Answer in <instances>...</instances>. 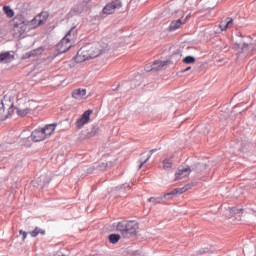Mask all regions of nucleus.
I'll return each mask as SVG.
<instances>
[{
  "label": "nucleus",
  "mask_w": 256,
  "mask_h": 256,
  "mask_svg": "<svg viewBox=\"0 0 256 256\" xmlns=\"http://www.w3.org/2000/svg\"><path fill=\"white\" fill-rule=\"evenodd\" d=\"M56 127L57 124H48L44 128H42V131L44 132L46 139H48V137H51L53 133H55Z\"/></svg>",
  "instance_id": "nucleus-13"
},
{
  "label": "nucleus",
  "mask_w": 256,
  "mask_h": 256,
  "mask_svg": "<svg viewBox=\"0 0 256 256\" xmlns=\"http://www.w3.org/2000/svg\"><path fill=\"white\" fill-rule=\"evenodd\" d=\"M230 211L234 213L235 215H241L243 213V209H238V208H231Z\"/></svg>",
  "instance_id": "nucleus-28"
},
{
  "label": "nucleus",
  "mask_w": 256,
  "mask_h": 256,
  "mask_svg": "<svg viewBox=\"0 0 256 256\" xmlns=\"http://www.w3.org/2000/svg\"><path fill=\"white\" fill-rule=\"evenodd\" d=\"M15 59V56L10 52H5L1 54V61L2 63H11Z\"/></svg>",
  "instance_id": "nucleus-17"
},
{
  "label": "nucleus",
  "mask_w": 256,
  "mask_h": 256,
  "mask_svg": "<svg viewBox=\"0 0 256 256\" xmlns=\"http://www.w3.org/2000/svg\"><path fill=\"white\" fill-rule=\"evenodd\" d=\"M13 21V36L16 37V39H19V37H21L29 28V21L22 15L16 16Z\"/></svg>",
  "instance_id": "nucleus-3"
},
{
  "label": "nucleus",
  "mask_w": 256,
  "mask_h": 256,
  "mask_svg": "<svg viewBox=\"0 0 256 256\" xmlns=\"http://www.w3.org/2000/svg\"><path fill=\"white\" fill-rule=\"evenodd\" d=\"M189 175H191L190 167L178 169L175 172V181H180L181 179H187V177H189Z\"/></svg>",
  "instance_id": "nucleus-10"
},
{
  "label": "nucleus",
  "mask_w": 256,
  "mask_h": 256,
  "mask_svg": "<svg viewBox=\"0 0 256 256\" xmlns=\"http://www.w3.org/2000/svg\"><path fill=\"white\" fill-rule=\"evenodd\" d=\"M3 11H4L5 15H6L9 19L15 17V11H14L13 9H11V7H9V6H4V7H3Z\"/></svg>",
  "instance_id": "nucleus-21"
},
{
  "label": "nucleus",
  "mask_w": 256,
  "mask_h": 256,
  "mask_svg": "<svg viewBox=\"0 0 256 256\" xmlns=\"http://www.w3.org/2000/svg\"><path fill=\"white\" fill-rule=\"evenodd\" d=\"M85 1V3H89V1H91V0H84Z\"/></svg>",
  "instance_id": "nucleus-36"
},
{
  "label": "nucleus",
  "mask_w": 256,
  "mask_h": 256,
  "mask_svg": "<svg viewBox=\"0 0 256 256\" xmlns=\"http://www.w3.org/2000/svg\"><path fill=\"white\" fill-rule=\"evenodd\" d=\"M87 95V90L83 88H78L72 91V97H85Z\"/></svg>",
  "instance_id": "nucleus-20"
},
{
  "label": "nucleus",
  "mask_w": 256,
  "mask_h": 256,
  "mask_svg": "<svg viewBox=\"0 0 256 256\" xmlns=\"http://www.w3.org/2000/svg\"><path fill=\"white\" fill-rule=\"evenodd\" d=\"M19 234L22 235L23 241H25L27 239V232H25L23 230H19Z\"/></svg>",
  "instance_id": "nucleus-30"
},
{
  "label": "nucleus",
  "mask_w": 256,
  "mask_h": 256,
  "mask_svg": "<svg viewBox=\"0 0 256 256\" xmlns=\"http://www.w3.org/2000/svg\"><path fill=\"white\" fill-rule=\"evenodd\" d=\"M91 115H93V110H86L80 118L77 119L75 125L77 129H83L89 121H91Z\"/></svg>",
  "instance_id": "nucleus-5"
},
{
  "label": "nucleus",
  "mask_w": 256,
  "mask_h": 256,
  "mask_svg": "<svg viewBox=\"0 0 256 256\" xmlns=\"http://www.w3.org/2000/svg\"><path fill=\"white\" fill-rule=\"evenodd\" d=\"M115 165L114 162H102L100 165H99V169L100 171H105V169H107V167H113Z\"/></svg>",
  "instance_id": "nucleus-24"
},
{
  "label": "nucleus",
  "mask_w": 256,
  "mask_h": 256,
  "mask_svg": "<svg viewBox=\"0 0 256 256\" xmlns=\"http://www.w3.org/2000/svg\"><path fill=\"white\" fill-rule=\"evenodd\" d=\"M2 120L5 121V119H9L11 115H13L14 109L12 106H10L7 110L5 109V106L2 104Z\"/></svg>",
  "instance_id": "nucleus-16"
},
{
  "label": "nucleus",
  "mask_w": 256,
  "mask_h": 256,
  "mask_svg": "<svg viewBox=\"0 0 256 256\" xmlns=\"http://www.w3.org/2000/svg\"><path fill=\"white\" fill-rule=\"evenodd\" d=\"M148 201H149L150 203H151V202L155 203L156 199H155L154 197H151V198L148 199Z\"/></svg>",
  "instance_id": "nucleus-32"
},
{
  "label": "nucleus",
  "mask_w": 256,
  "mask_h": 256,
  "mask_svg": "<svg viewBox=\"0 0 256 256\" xmlns=\"http://www.w3.org/2000/svg\"><path fill=\"white\" fill-rule=\"evenodd\" d=\"M31 139H32V141H34V143H39L40 141H45V139H47V138L45 137V133L43 132V128L35 129L31 133Z\"/></svg>",
  "instance_id": "nucleus-9"
},
{
  "label": "nucleus",
  "mask_w": 256,
  "mask_h": 256,
  "mask_svg": "<svg viewBox=\"0 0 256 256\" xmlns=\"http://www.w3.org/2000/svg\"><path fill=\"white\" fill-rule=\"evenodd\" d=\"M177 193H173V190L169 193L164 194V199H173Z\"/></svg>",
  "instance_id": "nucleus-27"
},
{
  "label": "nucleus",
  "mask_w": 256,
  "mask_h": 256,
  "mask_svg": "<svg viewBox=\"0 0 256 256\" xmlns=\"http://www.w3.org/2000/svg\"><path fill=\"white\" fill-rule=\"evenodd\" d=\"M190 189H193V185L186 184L182 188H176L173 190V193H176V195H183V193H186V191H189Z\"/></svg>",
  "instance_id": "nucleus-18"
},
{
  "label": "nucleus",
  "mask_w": 256,
  "mask_h": 256,
  "mask_svg": "<svg viewBox=\"0 0 256 256\" xmlns=\"http://www.w3.org/2000/svg\"><path fill=\"white\" fill-rule=\"evenodd\" d=\"M108 50L109 45H107V43H95L92 45H86L77 52L76 59L80 62L89 61V59H95V57H99L101 53H105V51Z\"/></svg>",
  "instance_id": "nucleus-1"
},
{
  "label": "nucleus",
  "mask_w": 256,
  "mask_h": 256,
  "mask_svg": "<svg viewBox=\"0 0 256 256\" xmlns=\"http://www.w3.org/2000/svg\"><path fill=\"white\" fill-rule=\"evenodd\" d=\"M116 231H119L123 235H127V220L118 222L116 226Z\"/></svg>",
  "instance_id": "nucleus-15"
},
{
  "label": "nucleus",
  "mask_w": 256,
  "mask_h": 256,
  "mask_svg": "<svg viewBox=\"0 0 256 256\" xmlns=\"http://www.w3.org/2000/svg\"><path fill=\"white\" fill-rule=\"evenodd\" d=\"M226 23H228V29L233 27V18H226Z\"/></svg>",
  "instance_id": "nucleus-29"
},
{
  "label": "nucleus",
  "mask_w": 256,
  "mask_h": 256,
  "mask_svg": "<svg viewBox=\"0 0 256 256\" xmlns=\"http://www.w3.org/2000/svg\"><path fill=\"white\" fill-rule=\"evenodd\" d=\"M195 57L193 56H186L185 58H183V63H185L186 65H192L193 63H195Z\"/></svg>",
  "instance_id": "nucleus-25"
},
{
  "label": "nucleus",
  "mask_w": 256,
  "mask_h": 256,
  "mask_svg": "<svg viewBox=\"0 0 256 256\" xmlns=\"http://www.w3.org/2000/svg\"><path fill=\"white\" fill-rule=\"evenodd\" d=\"M187 19H189V16H187L184 19L180 18L178 20L172 21L169 26V31H177V29H179V27H181V25H183L184 23L187 22Z\"/></svg>",
  "instance_id": "nucleus-12"
},
{
  "label": "nucleus",
  "mask_w": 256,
  "mask_h": 256,
  "mask_svg": "<svg viewBox=\"0 0 256 256\" xmlns=\"http://www.w3.org/2000/svg\"><path fill=\"white\" fill-rule=\"evenodd\" d=\"M16 113L19 117H25L29 115L31 111V104L25 101V98H17L16 100Z\"/></svg>",
  "instance_id": "nucleus-4"
},
{
  "label": "nucleus",
  "mask_w": 256,
  "mask_h": 256,
  "mask_svg": "<svg viewBox=\"0 0 256 256\" xmlns=\"http://www.w3.org/2000/svg\"><path fill=\"white\" fill-rule=\"evenodd\" d=\"M29 235H31V237H37V235H45V230L36 227L33 231L29 232Z\"/></svg>",
  "instance_id": "nucleus-22"
},
{
  "label": "nucleus",
  "mask_w": 256,
  "mask_h": 256,
  "mask_svg": "<svg viewBox=\"0 0 256 256\" xmlns=\"http://www.w3.org/2000/svg\"><path fill=\"white\" fill-rule=\"evenodd\" d=\"M165 65H167L166 61H154L153 64L150 66H146L145 67V71L149 72V71H159V69H161L162 67H165Z\"/></svg>",
  "instance_id": "nucleus-11"
},
{
  "label": "nucleus",
  "mask_w": 256,
  "mask_h": 256,
  "mask_svg": "<svg viewBox=\"0 0 256 256\" xmlns=\"http://www.w3.org/2000/svg\"><path fill=\"white\" fill-rule=\"evenodd\" d=\"M108 239H109V241H110L113 245H115V243H119V241L121 240V235H119V234H110V235L108 236Z\"/></svg>",
  "instance_id": "nucleus-23"
},
{
  "label": "nucleus",
  "mask_w": 256,
  "mask_h": 256,
  "mask_svg": "<svg viewBox=\"0 0 256 256\" xmlns=\"http://www.w3.org/2000/svg\"><path fill=\"white\" fill-rule=\"evenodd\" d=\"M149 159H151V156H149L144 162H142L140 165H139V169H141L145 163H147V161H149Z\"/></svg>",
  "instance_id": "nucleus-31"
},
{
  "label": "nucleus",
  "mask_w": 256,
  "mask_h": 256,
  "mask_svg": "<svg viewBox=\"0 0 256 256\" xmlns=\"http://www.w3.org/2000/svg\"><path fill=\"white\" fill-rule=\"evenodd\" d=\"M187 71H191V67H187L186 69H184V73H187Z\"/></svg>",
  "instance_id": "nucleus-33"
},
{
  "label": "nucleus",
  "mask_w": 256,
  "mask_h": 256,
  "mask_svg": "<svg viewBox=\"0 0 256 256\" xmlns=\"http://www.w3.org/2000/svg\"><path fill=\"white\" fill-rule=\"evenodd\" d=\"M219 27L221 31H227L229 29V23H227V20L221 21Z\"/></svg>",
  "instance_id": "nucleus-26"
},
{
  "label": "nucleus",
  "mask_w": 256,
  "mask_h": 256,
  "mask_svg": "<svg viewBox=\"0 0 256 256\" xmlns=\"http://www.w3.org/2000/svg\"><path fill=\"white\" fill-rule=\"evenodd\" d=\"M121 7H123V3H121L120 0H113L103 8V13L104 15H113V13L117 11V9H121Z\"/></svg>",
  "instance_id": "nucleus-6"
},
{
  "label": "nucleus",
  "mask_w": 256,
  "mask_h": 256,
  "mask_svg": "<svg viewBox=\"0 0 256 256\" xmlns=\"http://www.w3.org/2000/svg\"><path fill=\"white\" fill-rule=\"evenodd\" d=\"M139 229V224L135 221H126V235L127 233H135Z\"/></svg>",
  "instance_id": "nucleus-14"
},
{
  "label": "nucleus",
  "mask_w": 256,
  "mask_h": 256,
  "mask_svg": "<svg viewBox=\"0 0 256 256\" xmlns=\"http://www.w3.org/2000/svg\"><path fill=\"white\" fill-rule=\"evenodd\" d=\"M173 159H175V154L164 156L161 161V167L164 171H171L173 169Z\"/></svg>",
  "instance_id": "nucleus-8"
},
{
  "label": "nucleus",
  "mask_w": 256,
  "mask_h": 256,
  "mask_svg": "<svg viewBox=\"0 0 256 256\" xmlns=\"http://www.w3.org/2000/svg\"><path fill=\"white\" fill-rule=\"evenodd\" d=\"M74 19H77L79 21V19H81V17L79 15L74 16Z\"/></svg>",
  "instance_id": "nucleus-34"
},
{
  "label": "nucleus",
  "mask_w": 256,
  "mask_h": 256,
  "mask_svg": "<svg viewBox=\"0 0 256 256\" xmlns=\"http://www.w3.org/2000/svg\"><path fill=\"white\" fill-rule=\"evenodd\" d=\"M77 25L73 24V27L67 32L65 37L61 39V41L57 45V50L59 53H67L73 47V41L77 39Z\"/></svg>",
  "instance_id": "nucleus-2"
},
{
  "label": "nucleus",
  "mask_w": 256,
  "mask_h": 256,
  "mask_svg": "<svg viewBox=\"0 0 256 256\" xmlns=\"http://www.w3.org/2000/svg\"><path fill=\"white\" fill-rule=\"evenodd\" d=\"M138 82L137 79L131 80V82H126L122 85L123 89H127V87H131V85H135V87H139L141 85V76H138Z\"/></svg>",
  "instance_id": "nucleus-19"
},
{
  "label": "nucleus",
  "mask_w": 256,
  "mask_h": 256,
  "mask_svg": "<svg viewBox=\"0 0 256 256\" xmlns=\"http://www.w3.org/2000/svg\"><path fill=\"white\" fill-rule=\"evenodd\" d=\"M150 153H155V149H152V150L150 151Z\"/></svg>",
  "instance_id": "nucleus-35"
},
{
  "label": "nucleus",
  "mask_w": 256,
  "mask_h": 256,
  "mask_svg": "<svg viewBox=\"0 0 256 256\" xmlns=\"http://www.w3.org/2000/svg\"><path fill=\"white\" fill-rule=\"evenodd\" d=\"M47 21V14L40 13L28 22V29H37L40 25H43Z\"/></svg>",
  "instance_id": "nucleus-7"
}]
</instances>
